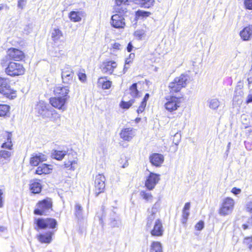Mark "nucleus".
<instances>
[{
	"label": "nucleus",
	"instance_id": "f257e3e1",
	"mask_svg": "<svg viewBox=\"0 0 252 252\" xmlns=\"http://www.w3.org/2000/svg\"><path fill=\"white\" fill-rule=\"evenodd\" d=\"M189 79V75L185 74H182L175 78L168 85L170 94L173 95L174 93H178L182 88H185L188 83Z\"/></svg>",
	"mask_w": 252,
	"mask_h": 252
},
{
	"label": "nucleus",
	"instance_id": "f03ea898",
	"mask_svg": "<svg viewBox=\"0 0 252 252\" xmlns=\"http://www.w3.org/2000/svg\"><path fill=\"white\" fill-rule=\"evenodd\" d=\"M11 81L7 78L0 77V93L6 97L13 99L17 96L16 91L11 88Z\"/></svg>",
	"mask_w": 252,
	"mask_h": 252
},
{
	"label": "nucleus",
	"instance_id": "7ed1b4c3",
	"mask_svg": "<svg viewBox=\"0 0 252 252\" xmlns=\"http://www.w3.org/2000/svg\"><path fill=\"white\" fill-rule=\"evenodd\" d=\"M64 168L70 171H74L77 166V158L76 152L72 151L71 149H67V151L64 150Z\"/></svg>",
	"mask_w": 252,
	"mask_h": 252
},
{
	"label": "nucleus",
	"instance_id": "20e7f679",
	"mask_svg": "<svg viewBox=\"0 0 252 252\" xmlns=\"http://www.w3.org/2000/svg\"><path fill=\"white\" fill-rule=\"evenodd\" d=\"M26 69L22 63L14 62H10L5 68V73L11 77L23 75Z\"/></svg>",
	"mask_w": 252,
	"mask_h": 252
},
{
	"label": "nucleus",
	"instance_id": "39448f33",
	"mask_svg": "<svg viewBox=\"0 0 252 252\" xmlns=\"http://www.w3.org/2000/svg\"><path fill=\"white\" fill-rule=\"evenodd\" d=\"M165 99L166 102L164 105L165 109L169 112H172L180 107L182 96L171 94L166 96Z\"/></svg>",
	"mask_w": 252,
	"mask_h": 252
},
{
	"label": "nucleus",
	"instance_id": "423d86ee",
	"mask_svg": "<svg viewBox=\"0 0 252 252\" xmlns=\"http://www.w3.org/2000/svg\"><path fill=\"white\" fill-rule=\"evenodd\" d=\"M52 202L51 199L47 198L39 202L37 204V208L34 213L36 215H46L50 210H52Z\"/></svg>",
	"mask_w": 252,
	"mask_h": 252
},
{
	"label": "nucleus",
	"instance_id": "0eeeda50",
	"mask_svg": "<svg viewBox=\"0 0 252 252\" xmlns=\"http://www.w3.org/2000/svg\"><path fill=\"white\" fill-rule=\"evenodd\" d=\"M234 200L230 197H226L223 199L221 206L219 210V214L221 216L230 214L234 209Z\"/></svg>",
	"mask_w": 252,
	"mask_h": 252
},
{
	"label": "nucleus",
	"instance_id": "6e6552de",
	"mask_svg": "<svg viewBox=\"0 0 252 252\" xmlns=\"http://www.w3.org/2000/svg\"><path fill=\"white\" fill-rule=\"evenodd\" d=\"M147 231H149L153 236L160 237L163 235L164 229L162 223L159 219H156L150 228H146Z\"/></svg>",
	"mask_w": 252,
	"mask_h": 252
},
{
	"label": "nucleus",
	"instance_id": "1a4fd4ad",
	"mask_svg": "<svg viewBox=\"0 0 252 252\" xmlns=\"http://www.w3.org/2000/svg\"><path fill=\"white\" fill-rule=\"evenodd\" d=\"M105 178L102 174L96 175L94 179V192L96 196H98L100 193L103 192L105 187Z\"/></svg>",
	"mask_w": 252,
	"mask_h": 252
},
{
	"label": "nucleus",
	"instance_id": "9d476101",
	"mask_svg": "<svg viewBox=\"0 0 252 252\" xmlns=\"http://www.w3.org/2000/svg\"><path fill=\"white\" fill-rule=\"evenodd\" d=\"M36 224L41 229L54 228L57 222L54 219H38L36 221Z\"/></svg>",
	"mask_w": 252,
	"mask_h": 252
},
{
	"label": "nucleus",
	"instance_id": "9b49d317",
	"mask_svg": "<svg viewBox=\"0 0 252 252\" xmlns=\"http://www.w3.org/2000/svg\"><path fill=\"white\" fill-rule=\"evenodd\" d=\"M7 56L10 59L16 61H22L25 58L24 53L21 50L15 48L8 49L7 51Z\"/></svg>",
	"mask_w": 252,
	"mask_h": 252
},
{
	"label": "nucleus",
	"instance_id": "f8f14e48",
	"mask_svg": "<svg viewBox=\"0 0 252 252\" xmlns=\"http://www.w3.org/2000/svg\"><path fill=\"white\" fill-rule=\"evenodd\" d=\"M159 175L150 172L145 182V186L149 190L154 189L159 180Z\"/></svg>",
	"mask_w": 252,
	"mask_h": 252
},
{
	"label": "nucleus",
	"instance_id": "ddd939ff",
	"mask_svg": "<svg viewBox=\"0 0 252 252\" xmlns=\"http://www.w3.org/2000/svg\"><path fill=\"white\" fill-rule=\"evenodd\" d=\"M111 24L115 28H124L125 26V19L120 14H116L111 17Z\"/></svg>",
	"mask_w": 252,
	"mask_h": 252
},
{
	"label": "nucleus",
	"instance_id": "4468645a",
	"mask_svg": "<svg viewBox=\"0 0 252 252\" xmlns=\"http://www.w3.org/2000/svg\"><path fill=\"white\" fill-rule=\"evenodd\" d=\"M117 66V63L113 61H106L102 63L100 69L103 73L111 74Z\"/></svg>",
	"mask_w": 252,
	"mask_h": 252
},
{
	"label": "nucleus",
	"instance_id": "2eb2a0df",
	"mask_svg": "<svg viewBox=\"0 0 252 252\" xmlns=\"http://www.w3.org/2000/svg\"><path fill=\"white\" fill-rule=\"evenodd\" d=\"M158 204L156 203L155 204L151 210L149 211V214L147 218L145 228H150V227H152L153 224L156 220V214L158 211Z\"/></svg>",
	"mask_w": 252,
	"mask_h": 252
},
{
	"label": "nucleus",
	"instance_id": "dca6fc26",
	"mask_svg": "<svg viewBox=\"0 0 252 252\" xmlns=\"http://www.w3.org/2000/svg\"><path fill=\"white\" fill-rule=\"evenodd\" d=\"M75 214L78 219V223L80 227H83L86 223L85 217L83 215V209L79 204L75 206Z\"/></svg>",
	"mask_w": 252,
	"mask_h": 252
},
{
	"label": "nucleus",
	"instance_id": "f3484780",
	"mask_svg": "<svg viewBox=\"0 0 252 252\" xmlns=\"http://www.w3.org/2000/svg\"><path fill=\"white\" fill-rule=\"evenodd\" d=\"M241 39L244 41H250L252 38V25L244 27L239 32Z\"/></svg>",
	"mask_w": 252,
	"mask_h": 252
},
{
	"label": "nucleus",
	"instance_id": "a211bd4d",
	"mask_svg": "<svg viewBox=\"0 0 252 252\" xmlns=\"http://www.w3.org/2000/svg\"><path fill=\"white\" fill-rule=\"evenodd\" d=\"M120 134L124 140L130 141L135 135V130L131 127L123 128Z\"/></svg>",
	"mask_w": 252,
	"mask_h": 252
},
{
	"label": "nucleus",
	"instance_id": "6ab92c4d",
	"mask_svg": "<svg viewBox=\"0 0 252 252\" xmlns=\"http://www.w3.org/2000/svg\"><path fill=\"white\" fill-rule=\"evenodd\" d=\"M12 134L11 132L5 131L3 133V137L4 139V142L2 144L1 148L9 150L12 149L13 143L12 142Z\"/></svg>",
	"mask_w": 252,
	"mask_h": 252
},
{
	"label": "nucleus",
	"instance_id": "aec40b11",
	"mask_svg": "<svg viewBox=\"0 0 252 252\" xmlns=\"http://www.w3.org/2000/svg\"><path fill=\"white\" fill-rule=\"evenodd\" d=\"M36 110L38 113L44 117H47L50 115V112L46 104L43 101H40L36 105Z\"/></svg>",
	"mask_w": 252,
	"mask_h": 252
},
{
	"label": "nucleus",
	"instance_id": "412c9836",
	"mask_svg": "<svg viewBox=\"0 0 252 252\" xmlns=\"http://www.w3.org/2000/svg\"><path fill=\"white\" fill-rule=\"evenodd\" d=\"M150 161L152 165L159 167L164 161V157L161 154L154 153L150 157Z\"/></svg>",
	"mask_w": 252,
	"mask_h": 252
},
{
	"label": "nucleus",
	"instance_id": "4be33fe9",
	"mask_svg": "<svg viewBox=\"0 0 252 252\" xmlns=\"http://www.w3.org/2000/svg\"><path fill=\"white\" fill-rule=\"evenodd\" d=\"M46 156L41 153L33 154L30 159V164L32 166H37L40 162L46 160Z\"/></svg>",
	"mask_w": 252,
	"mask_h": 252
},
{
	"label": "nucleus",
	"instance_id": "5701e85b",
	"mask_svg": "<svg viewBox=\"0 0 252 252\" xmlns=\"http://www.w3.org/2000/svg\"><path fill=\"white\" fill-rule=\"evenodd\" d=\"M97 84L103 90H107L111 87L112 82L108 80L106 77H101L98 79Z\"/></svg>",
	"mask_w": 252,
	"mask_h": 252
},
{
	"label": "nucleus",
	"instance_id": "b1692460",
	"mask_svg": "<svg viewBox=\"0 0 252 252\" xmlns=\"http://www.w3.org/2000/svg\"><path fill=\"white\" fill-rule=\"evenodd\" d=\"M52 170V168L51 165L42 164L37 167L35 171V173L38 175L49 174L51 172Z\"/></svg>",
	"mask_w": 252,
	"mask_h": 252
},
{
	"label": "nucleus",
	"instance_id": "393cba45",
	"mask_svg": "<svg viewBox=\"0 0 252 252\" xmlns=\"http://www.w3.org/2000/svg\"><path fill=\"white\" fill-rule=\"evenodd\" d=\"M50 102L54 107L58 109H61L63 106V99L61 96L51 98Z\"/></svg>",
	"mask_w": 252,
	"mask_h": 252
},
{
	"label": "nucleus",
	"instance_id": "a878e982",
	"mask_svg": "<svg viewBox=\"0 0 252 252\" xmlns=\"http://www.w3.org/2000/svg\"><path fill=\"white\" fill-rule=\"evenodd\" d=\"M11 155V152L9 151L0 150V164H4L7 161H9Z\"/></svg>",
	"mask_w": 252,
	"mask_h": 252
},
{
	"label": "nucleus",
	"instance_id": "bb28decb",
	"mask_svg": "<svg viewBox=\"0 0 252 252\" xmlns=\"http://www.w3.org/2000/svg\"><path fill=\"white\" fill-rule=\"evenodd\" d=\"M52 232H48L45 234H40L38 236V240L41 243L49 244L52 241Z\"/></svg>",
	"mask_w": 252,
	"mask_h": 252
},
{
	"label": "nucleus",
	"instance_id": "cd10ccee",
	"mask_svg": "<svg viewBox=\"0 0 252 252\" xmlns=\"http://www.w3.org/2000/svg\"><path fill=\"white\" fill-rule=\"evenodd\" d=\"M83 15V13L82 11H72L69 13V17L72 21L77 22L81 20Z\"/></svg>",
	"mask_w": 252,
	"mask_h": 252
},
{
	"label": "nucleus",
	"instance_id": "c85d7f7f",
	"mask_svg": "<svg viewBox=\"0 0 252 252\" xmlns=\"http://www.w3.org/2000/svg\"><path fill=\"white\" fill-rule=\"evenodd\" d=\"M150 252H163L162 244L158 241H153L150 247Z\"/></svg>",
	"mask_w": 252,
	"mask_h": 252
},
{
	"label": "nucleus",
	"instance_id": "c756f323",
	"mask_svg": "<svg viewBox=\"0 0 252 252\" xmlns=\"http://www.w3.org/2000/svg\"><path fill=\"white\" fill-rule=\"evenodd\" d=\"M67 69H69L68 70L65 72L64 71V76H65V78H64V83H66L67 84H70L73 82L74 73L71 69H70V67H67Z\"/></svg>",
	"mask_w": 252,
	"mask_h": 252
},
{
	"label": "nucleus",
	"instance_id": "7c9ffc66",
	"mask_svg": "<svg viewBox=\"0 0 252 252\" xmlns=\"http://www.w3.org/2000/svg\"><path fill=\"white\" fill-rule=\"evenodd\" d=\"M10 107L7 104H0V117L9 116Z\"/></svg>",
	"mask_w": 252,
	"mask_h": 252
},
{
	"label": "nucleus",
	"instance_id": "2f4dec72",
	"mask_svg": "<svg viewBox=\"0 0 252 252\" xmlns=\"http://www.w3.org/2000/svg\"><path fill=\"white\" fill-rule=\"evenodd\" d=\"M30 189L33 193H38L41 191V185L39 182L34 181L30 185Z\"/></svg>",
	"mask_w": 252,
	"mask_h": 252
},
{
	"label": "nucleus",
	"instance_id": "473e14b6",
	"mask_svg": "<svg viewBox=\"0 0 252 252\" xmlns=\"http://www.w3.org/2000/svg\"><path fill=\"white\" fill-rule=\"evenodd\" d=\"M209 107L213 110H216L220 105V102L217 98H212L208 101Z\"/></svg>",
	"mask_w": 252,
	"mask_h": 252
},
{
	"label": "nucleus",
	"instance_id": "72a5a7b5",
	"mask_svg": "<svg viewBox=\"0 0 252 252\" xmlns=\"http://www.w3.org/2000/svg\"><path fill=\"white\" fill-rule=\"evenodd\" d=\"M137 83H133L129 88L130 94L133 97L139 96V92L137 90Z\"/></svg>",
	"mask_w": 252,
	"mask_h": 252
},
{
	"label": "nucleus",
	"instance_id": "f704fd0d",
	"mask_svg": "<svg viewBox=\"0 0 252 252\" xmlns=\"http://www.w3.org/2000/svg\"><path fill=\"white\" fill-rule=\"evenodd\" d=\"M151 15V13L148 11H145L141 10H138L136 12L135 17L137 19L140 18H145Z\"/></svg>",
	"mask_w": 252,
	"mask_h": 252
},
{
	"label": "nucleus",
	"instance_id": "c9c22d12",
	"mask_svg": "<svg viewBox=\"0 0 252 252\" xmlns=\"http://www.w3.org/2000/svg\"><path fill=\"white\" fill-rule=\"evenodd\" d=\"M155 2L154 0H140V4L145 8H149L153 5Z\"/></svg>",
	"mask_w": 252,
	"mask_h": 252
},
{
	"label": "nucleus",
	"instance_id": "e433bc0d",
	"mask_svg": "<svg viewBox=\"0 0 252 252\" xmlns=\"http://www.w3.org/2000/svg\"><path fill=\"white\" fill-rule=\"evenodd\" d=\"M134 103V99H130L128 101H122L120 106L123 109L129 108Z\"/></svg>",
	"mask_w": 252,
	"mask_h": 252
},
{
	"label": "nucleus",
	"instance_id": "4c0bfd02",
	"mask_svg": "<svg viewBox=\"0 0 252 252\" xmlns=\"http://www.w3.org/2000/svg\"><path fill=\"white\" fill-rule=\"evenodd\" d=\"M141 196L147 201H151L152 200L153 196L151 193L145 191H142L140 192Z\"/></svg>",
	"mask_w": 252,
	"mask_h": 252
},
{
	"label": "nucleus",
	"instance_id": "58836bf2",
	"mask_svg": "<svg viewBox=\"0 0 252 252\" xmlns=\"http://www.w3.org/2000/svg\"><path fill=\"white\" fill-rule=\"evenodd\" d=\"M52 38L54 41L58 40L62 35V32L57 29H55L52 32Z\"/></svg>",
	"mask_w": 252,
	"mask_h": 252
},
{
	"label": "nucleus",
	"instance_id": "ea45409f",
	"mask_svg": "<svg viewBox=\"0 0 252 252\" xmlns=\"http://www.w3.org/2000/svg\"><path fill=\"white\" fill-rule=\"evenodd\" d=\"M52 156L54 158L60 160L63 158V153L61 151L55 150L52 154Z\"/></svg>",
	"mask_w": 252,
	"mask_h": 252
},
{
	"label": "nucleus",
	"instance_id": "a19ab883",
	"mask_svg": "<svg viewBox=\"0 0 252 252\" xmlns=\"http://www.w3.org/2000/svg\"><path fill=\"white\" fill-rule=\"evenodd\" d=\"M181 139V134L180 133L177 132L174 135V138L173 139V143L176 145H178Z\"/></svg>",
	"mask_w": 252,
	"mask_h": 252
},
{
	"label": "nucleus",
	"instance_id": "79ce46f5",
	"mask_svg": "<svg viewBox=\"0 0 252 252\" xmlns=\"http://www.w3.org/2000/svg\"><path fill=\"white\" fill-rule=\"evenodd\" d=\"M189 215V211H185V210H183L182 219V222L183 223H185L187 222Z\"/></svg>",
	"mask_w": 252,
	"mask_h": 252
},
{
	"label": "nucleus",
	"instance_id": "37998d69",
	"mask_svg": "<svg viewBox=\"0 0 252 252\" xmlns=\"http://www.w3.org/2000/svg\"><path fill=\"white\" fill-rule=\"evenodd\" d=\"M244 243L248 246L250 250H252V237L245 238Z\"/></svg>",
	"mask_w": 252,
	"mask_h": 252
},
{
	"label": "nucleus",
	"instance_id": "c03bdc74",
	"mask_svg": "<svg viewBox=\"0 0 252 252\" xmlns=\"http://www.w3.org/2000/svg\"><path fill=\"white\" fill-rule=\"evenodd\" d=\"M147 105V103L145 102V101H141L140 105L139 106L137 110V112L138 114L142 113L145 110V107Z\"/></svg>",
	"mask_w": 252,
	"mask_h": 252
},
{
	"label": "nucleus",
	"instance_id": "a18cd8bd",
	"mask_svg": "<svg viewBox=\"0 0 252 252\" xmlns=\"http://www.w3.org/2000/svg\"><path fill=\"white\" fill-rule=\"evenodd\" d=\"M244 4L246 9L252 10V0H245Z\"/></svg>",
	"mask_w": 252,
	"mask_h": 252
},
{
	"label": "nucleus",
	"instance_id": "49530a36",
	"mask_svg": "<svg viewBox=\"0 0 252 252\" xmlns=\"http://www.w3.org/2000/svg\"><path fill=\"white\" fill-rule=\"evenodd\" d=\"M128 2V0H116V3L118 6H121L123 8V6H125L126 3Z\"/></svg>",
	"mask_w": 252,
	"mask_h": 252
},
{
	"label": "nucleus",
	"instance_id": "de8ad7c7",
	"mask_svg": "<svg viewBox=\"0 0 252 252\" xmlns=\"http://www.w3.org/2000/svg\"><path fill=\"white\" fill-rule=\"evenodd\" d=\"M54 93L55 95H57V96H61L62 97L63 94L62 93V87H57L55 90H54Z\"/></svg>",
	"mask_w": 252,
	"mask_h": 252
},
{
	"label": "nucleus",
	"instance_id": "09e8293b",
	"mask_svg": "<svg viewBox=\"0 0 252 252\" xmlns=\"http://www.w3.org/2000/svg\"><path fill=\"white\" fill-rule=\"evenodd\" d=\"M204 222L202 220H200L196 224L195 228L197 230H201L204 228Z\"/></svg>",
	"mask_w": 252,
	"mask_h": 252
},
{
	"label": "nucleus",
	"instance_id": "8fccbe9b",
	"mask_svg": "<svg viewBox=\"0 0 252 252\" xmlns=\"http://www.w3.org/2000/svg\"><path fill=\"white\" fill-rule=\"evenodd\" d=\"M64 94H64V98H63L64 104L66 100L69 97V96L66 95V94H67L68 93V92H69V87L68 86H64Z\"/></svg>",
	"mask_w": 252,
	"mask_h": 252
},
{
	"label": "nucleus",
	"instance_id": "3c124183",
	"mask_svg": "<svg viewBox=\"0 0 252 252\" xmlns=\"http://www.w3.org/2000/svg\"><path fill=\"white\" fill-rule=\"evenodd\" d=\"M79 79L82 82H85L87 79V76L85 73L79 72L78 74Z\"/></svg>",
	"mask_w": 252,
	"mask_h": 252
},
{
	"label": "nucleus",
	"instance_id": "603ef678",
	"mask_svg": "<svg viewBox=\"0 0 252 252\" xmlns=\"http://www.w3.org/2000/svg\"><path fill=\"white\" fill-rule=\"evenodd\" d=\"M27 0H19L18 1V7L21 9H23L26 5Z\"/></svg>",
	"mask_w": 252,
	"mask_h": 252
},
{
	"label": "nucleus",
	"instance_id": "864d4df0",
	"mask_svg": "<svg viewBox=\"0 0 252 252\" xmlns=\"http://www.w3.org/2000/svg\"><path fill=\"white\" fill-rule=\"evenodd\" d=\"M120 224L119 220L115 219H112L110 222V225L112 227H118Z\"/></svg>",
	"mask_w": 252,
	"mask_h": 252
},
{
	"label": "nucleus",
	"instance_id": "5fc2aeb1",
	"mask_svg": "<svg viewBox=\"0 0 252 252\" xmlns=\"http://www.w3.org/2000/svg\"><path fill=\"white\" fill-rule=\"evenodd\" d=\"M250 226H252V222L250 220V219L247 223H244L242 226L243 229L244 230L250 228Z\"/></svg>",
	"mask_w": 252,
	"mask_h": 252
},
{
	"label": "nucleus",
	"instance_id": "6e6d98bb",
	"mask_svg": "<svg viewBox=\"0 0 252 252\" xmlns=\"http://www.w3.org/2000/svg\"><path fill=\"white\" fill-rule=\"evenodd\" d=\"M72 182L70 179L69 180H67L64 183V187L65 186V185H66L67 187L69 188V189H67L66 190H65V192H67L69 190H70L71 186L72 185Z\"/></svg>",
	"mask_w": 252,
	"mask_h": 252
},
{
	"label": "nucleus",
	"instance_id": "4d7b16f0",
	"mask_svg": "<svg viewBox=\"0 0 252 252\" xmlns=\"http://www.w3.org/2000/svg\"><path fill=\"white\" fill-rule=\"evenodd\" d=\"M241 191V189L234 187L231 190V192L235 195L239 194Z\"/></svg>",
	"mask_w": 252,
	"mask_h": 252
},
{
	"label": "nucleus",
	"instance_id": "13d9d810",
	"mask_svg": "<svg viewBox=\"0 0 252 252\" xmlns=\"http://www.w3.org/2000/svg\"><path fill=\"white\" fill-rule=\"evenodd\" d=\"M248 77L247 80L248 81L249 84H251L252 83V70H251L248 74Z\"/></svg>",
	"mask_w": 252,
	"mask_h": 252
},
{
	"label": "nucleus",
	"instance_id": "bf43d9fd",
	"mask_svg": "<svg viewBox=\"0 0 252 252\" xmlns=\"http://www.w3.org/2000/svg\"><path fill=\"white\" fill-rule=\"evenodd\" d=\"M2 195L3 192L1 189H0V208L2 207L3 205V198L2 196Z\"/></svg>",
	"mask_w": 252,
	"mask_h": 252
},
{
	"label": "nucleus",
	"instance_id": "052dcab7",
	"mask_svg": "<svg viewBox=\"0 0 252 252\" xmlns=\"http://www.w3.org/2000/svg\"><path fill=\"white\" fill-rule=\"evenodd\" d=\"M252 102V92H250L249 94L247 96V99L246 100L247 103H250Z\"/></svg>",
	"mask_w": 252,
	"mask_h": 252
},
{
	"label": "nucleus",
	"instance_id": "680f3d73",
	"mask_svg": "<svg viewBox=\"0 0 252 252\" xmlns=\"http://www.w3.org/2000/svg\"><path fill=\"white\" fill-rule=\"evenodd\" d=\"M247 209L248 211L252 212V201H250L247 204Z\"/></svg>",
	"mask_w": 252,
	"mask_h": 252
},
{
	"label": "nucleus",
	"instance_id": "e2e57ef3",
	"mask_svg": "<svg viewBox=\"0 0 252 252\" xmlns=\"http://www.w3.org/2000/svg\"><path fill=\"white\" fill-rule=\"evenodd\" d=\"M190 207V204L189 202H187L185 204L183 208V210L189 211Z\"/></svg>",
	"mask_w": 252,
	"mask_h": 252
},
{
	"label": "nucleus",
	"instance_id": "0e129e2a",
	"mask_svg": "<svg viewBox=\"0 0 252 252\" xmlns=\"http://www.w3.org/2000/svg\"><path fill=\"white\" fill-rule=\"evenodd\" d=\"M120 46H121V45L119 43H117V42L114 43L112 45V47L113 49H118V50L120 49Z\"/></svg>",
	"mask_w": 252,
	"mask_h": 252
},
{
	"label": "nucleus",
	"instance_id": "69168bd1",
	"mask_svg": "<svg viewBox=\"0 0 252 252\" xmlns=\"http://www.w3.org/2000/svg\"><path fill=\"white\" fill-rule=\"evenodd\" d=\"M133 47L132 44H131V43L129 42L127 46V51L128 52H131V51L132 50Z\"/></svg>",
	"mask_w": 252,
	"mask_h": 252
},
{
	"label": "nucleus",
	"instance_id": "338daca9",
	"mask_svg": "<svg viewBox=\"0 0 252 252\" xmlns=\"http://www.w3.org/2000/svg\"><path fill=\"white\" fill-rule=\"evenodd\" d=\"M150 97V95L149 94L147 93L145 94L144 97L143 98L142 101H145V102L147 103V100H148Z\"/></svg>",
	"mask_w": 252,
	"mask_h": 252
},
{
	"label": "nucleus",
	"instance_id": "774afa93",
	"mask_svg": "<svg viewBox=\"0 0 252 252\" xmlns=\"http://www.w3.org/2000/svg\"><path fill=\"white\" fill-rule=\"evenodd\" d=\"M129 65L128 64H125V65H124V73H125L126 72V71L128 70V69L129 68Z\"/></svg>",
	"mask_w": 252,
	"mask_h": 252
}]
</instances>
